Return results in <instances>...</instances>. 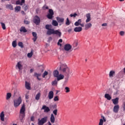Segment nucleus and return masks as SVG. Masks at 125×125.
Listing matches in <instances>:
<instances>
[{"instance_id":"f257e3e1","label":"nucleus","mask_w":125,"mask_h":125,"mask_svg":"<svg viewBox=\"0 0 125 125\" xmlns=\"http://www.w3.org/2000/svg\"><path fill=\"white\" fill-rule=\"evenodd\" d=\"M59 70L60 71H62L65 76H69L71 74L70 68L65 64H61L59 68Z\"/></svg>"},{"instance_id":"f03ea898","label":"nucleus","mask_w":125,"mask_h":125,"mask_svg":"<svg viewBox=\"0 0 125 125\" xmlns=\"http://www.w3.org/2000/svg\"><path fill=\"white\" fill-rule=\"evenodd\" d=\"M25 104H22L21 109L20 110V118L21 121H23V119L24 118H25Z\"/></svg>"},{"instance_id":"7ed1b4c3","label":"nucleus","mask_w":125,"mask_h":125,"mask_svg":"<svg viewBox=\"0 0 125 125\" xmlns=\"http://www.w3.org/2000/svg\"><path fill=\"white\" fill-rule=\"evenodd\" d=\"M48 119V118L47 117V116H45V117L42 118L41 119H39L38 125H44V124H45V123H47Z\"/></svg>"},{"instance_id":"20e7f679","label":"nucleus","mask_w":125,"mask_h":125,"mask_svg":"<svg viewBox=\"0 0 125 125\" xmlns=\"http://www.w3.org/2000/svg\"><path fill=\"white\" fill-rule=\"evenodd\" d=\"M21 103H22V98H21V97H19L18 99H16L14 101V107H15V108H17Z\"/></svg>"},{"instance_id":"39448f33","label":"nucleus","mask_w":125,"mask_h":125,"mask_svg":"<svg viewBox=\"0 0 125 125\" xmlns=\"http://www.w3.org/2000/svg\"><path fill=\"white\" fill-rule=\"evenodd\" d=\"M48 13L47 14L46 17L48 18V19H53V15H54V12L53 11V10L52 9H49Z\"/></svg>"},{"instance_id":"423d86ee","label":"nucleus","mask_w":125,"mask_h":125,"mask_svg":"<svg viewBox=\"0 0 125 125\" xmlns=\"http://www.w3.org/2000/svg\"><path fill=\"white\" fill-rule=\"evenodd\" d=\"M63 48L65 51H72V45H71V44L69 43L65 44Z\"/></svg>"},{"instance_id":"0eeeda50","label":"nucleus","mask_w":125,"mask_h":125,"mask_svg":"<svg viewBox=\"0 0 125 125\" xmlns=\"http://www.w3.org/2000/svg\"><path fill=\"white\" fill-rule=\"evenodd\" d=\"M33 22L36 25H39L41 23V19L39 16H36L33 19Z\"/></svg>"},{"instance_id":"6e6552de","label":"nucleus","mask_w":125,"mask_h":125,"mask_svg":"<svg viewBox=\"0 0 125 125\" xmlns=\"http://www.w3.org/2000/svg\"><path fill=\"white\" fill-rule=\"evenodd\" d=\"M42 110H44V113H48L50 112V108H49L48 106H46V105H43Z\"/></svg>"},{"instance_id":"1a4fd4ad","label":"nucleus","mask_w":125,"mask_h":125,"mask_svg":"<svg viewBox=\"0 0 125 125\" xmlns=\"http://www.w3.org/2000/svg\"><path fill=\"white\" fill-rule=\"evenodd\" d=\"M55 33V30L53 28H50L47 31V35L50 36L51 35H54Z\"/></svg>"},{"instance_id":"9d476101","label":"nucleus","mask_w":125,"mask_h":125,"mask_svg":"<svg viewBox=\"0 0 125 125\" xmlns=\"http://www.w3.org/2000/svg\"><path fill=\"white\" fill-rule=\"evenodd\" d=\"M85 17L86 18L85 22L88 23V22H90V21H91V17L90 16V14L88 13V14H86Z\"/></svg>"},{"instance_id":"9b49d317","label":"nucleus","mask_w":125,"mask_h":125,"mask_svg":"<svg viewBox=\"0 0 125 125\" xmlns=\"http://www.w3.org/2000/svg\"><path fill=\"white\" fill-rule=\"evenodd\" d=\"M119 109H120V105H119V104H117L114 106L113 111L114 113H118L119 112Z\"/></svg>"},{"instance_id":"f8f14e48","label":"nucleus","mask_w":125,"mask_h":125,"mask_svg":"<svg viewBox=\"0 0 125 125\" xmlns=\"http://www.w3.org/2000/svg\"><path fill=\"white\" fill-rule=\"evenodd\" d=\"M53 96H54V93L53 91H50L48 95V99L50 100L52 99V98H53Z\"/></svg>"},{"instance_id":"ddd939ff","label":"nucleus","mask_w":125,"mask_h":125,"mask_svg":"<svg viewBox=\"0 0 125 125\" xmlns=\"http://www.w3.org/2000/svg\"><path fill=\"white\" fill-rule=\"evenodd\" d=\"M74 31L76 33L82 32L83 31V28L82 27H76L74 29Z\"/></svg>"},{"instance_id":"4468645a","label":"nucleus","mask_w":125,"mask_h":125,"mask_svg":"<svg viewBox=\"0 0 125 125\" xmlns=\"http://www.w3.org/2000/svg\"><path fill=\"white\" fill-rule=\"evenodd\" d=\"M54 35H56L59 38H61V36H62V33L59 31L58 30H56Z\"/></svg>"},{"instance_id":"2eb2a0df","label":"nucleus","mask_w":125,"mask_h":125,"mask_svg":"<svg viewBox=\"0 0 125 125\" xmlns=\"http://www.w3.org/2000/svg\"><path fill=\"white\" fill-rule=\"evenodd\" d=\"M112 101L114 105H118L119 104V98L113 99L112 100Z\"/></svg>"},{"instance_id":"dca6fc26","label":"nucleus","mask_w":125,"mask_h":125,"mask_svg":"<svg viewBox=\"0 0 125 125\" xmlns=\"http://www.w3.org/2000/svg\"><path fill=\"white\" fill-rule=\"evenodd\" d=\"M25 88L26 89H28V90H31V84L27 82V81H25Z\"/></svg>"},{"instance_id":"f3484780","label":"nucleus","mask_w":125,"mask_h":125,"mask_svg":"<svg viewBox=\"0 0 125 125\" xmlns=\"http://www.w3.org/2000/svg\"><path fill=\"white\" fill-rule=\"evenodd\" d=\"M50 120L52 124H54V123H55V117H54V115H53V114H51Z\"/></svg>"},{"instance_id":"a211bd4d","label":"nucleus","mask_w":125,"mask_h":125,"mask_svg":"<svg viewBox=\"0 0 125 125\" xmlns=\"http://www.w3.org/2000/svg\"><path fill=\"white\" fill-rule=\"evenodd\" d=\"M16 67H17L20 71V70H22V68H23V65L21 64V62H18L16 65Z\"/></svg>"},{"instance_id":"6ab92c4d","label":"nucleus","mask_w":125,"mask_h":125,"mask_svg":"<svg viewBox=\"0 0 125 125\" xmlns=\"http://www.w3.org/2000/svg\"><path fill=\"white\" fill-rule=\"evenodd\" d=\"M92 24L91 23H87L85 24V30H88L90 28H91Z\"/></svg>"},{"instance_id":"aec40b11","label":"nucleus","mask_w":125,"mask_h":125,"mask_svg":"<svg viewBox=\"0 0 125 125\" xmlns=\"http://www.w3.org/2000/svg\"><path fill=\"white\" fill-rule=\"evenodd\" d=\"M56 78H57V80L58 82H59V81H61V80H63V79H64V75L62 74H60Z\"/></svg>"},{"instance_id":"412c9836","label":"nucleus","mask_w":125,"mask_h":125,"mask_svg":"<svg viewBox=\"0 0 125 125\" xmlns=\"http://www.w3.org/2000/svg\"><path fill=\"white\" fill-rule=\"evenodd\" d=\"M32 35L33 37H34V38H33V41L35 42H36V41H37L38 39V37H37V33L35 32H32Z\"/></svg>"},{"instance_id":"4be33fe9","label":"nucleus","mask_w":125,"mask_h":125,"mask_svg":"<svg viewBox=\"0 0 125 125\" xmlns=\"http://www.w3.org/2000/svg\"><path fill=\"white\" fill-rule=\"evenodd\" d=\"M21 33H27V30L24 26H21L20 29Z\"/></svg>"},{"instance_id":"5701e85b","label":"nucleus","mask_w":125,"mask_h":125,"mask_svg":"<svg viewBox=\"0 0 125 125\" xmlns=\"http://www.w3.org/2000/svg\"><path fill=\"white\" fill-rule=\"evenodd\" d=\"M53 75L55 78H57L59 75V71L57 70H54L53 71Z\"/></svg>"},{"instance_id":"b1692460","label":"nucleus","mask_w":125,"mask_h":125,"mask_svg":"<svg viewBox=\"0 0 125 125\" xmlns=\"http://www.w3.org/2000/svg\"><path fill=\"white\" fill-rule=\"evenodd\" d=\"M0 120L2 122L4 121V112L2 111L0 114Z\"/></svg>"},{"instance_id":"393cba45","label":"nucleus","mask_w":125,"mask_h":125,"mask_svg":"<svg viewBox=\"0 0 125 125\" xmlns=\"http://www.w3.org/2000/svg\"><path fill=\"white\" fill-rule=\"evenodd\" d=\"M57 20L59 23H63L64 22V19L60 17H57Z\"/></svg>"},{"instance_id":"a878e982","label":"nucleus","mask_w":125,"mask_h":125,"mask_svg":"<svg viewBox=\"0 0 125 125\" xmlns=\"http://www.w3.org/2000/svg\"><path fill=\"white\" fill-rule=\"evenodd\" d=\"M104 97L107 100H111L112 99V97L110 96L109 94H105L104 95Z\"/></svg>"},{"instance_id":"bb28decb","label":"nucleus","mask_w":125,"mask_h":125,"mask_svg":"<svg viewBox=\"0 0 125 125\" xmlns=\"http://www.w3.org/2000/svg\"><path fill=\"white\" fill-rule=\"evenodd\" d=\"M115 74V71L113 70L110 71L109 74V78H113Z\"/></svg>"},{"instance_id":"cd10ccee","label":"nucleus","mask_w":125,"mask_h":125,"mask_svg":"<svg viewBox=\"0 0 125 125\" xmlns=\"http://www.w3.org/2000/svg\"><path fill=\"white\" fill-rule=\"evenodd\" d=\"M58 83V81H57V79H55L54 81H52L51 83L52 85H57V83Z\"/></svg>"},{"instance_id":"c85d7f7f","label":"nucleus","mask_w":125,"mask_h":125,"mask_svg":"<svg viewBox=\"0 0 125 125\" xmlns=\"http://www.w3.org/2000/svg\"><path fill=\"white\" fill-rule=\"evenodd\" d=\"M21 10V7L20 6H17L15 8V12H19Z\"/></svg>"},{"instance_id":"c756f323","label":"nucleus","mask_w":125,"mask_h":125,"mask_svg":"<svg viewBox=\"0 0 125 125\" xmlns=\"http://www.w3.org/2000/svg\"><path fill=\"white\" fill-rule=\"evenodd\" d=\"M81 23H82V20L79 19V20H78L77 21H76L74 23V25H75V26H79V25H80Z\"/></svg>"},{"instance_id":"7c9ffc66","label":"nucleus","mask_w":125,"mask_h":125,"mask_svg":"<svg viewBox=\"0 0 125 125\" xmlns=\"http://www.w3.org/2000/svg\"><path fill=\"white\" fill-rule=\"evenodd\" d=\"M50 28H52V25L51 24H47L45 25V29L48 30V31L50 30Z\"/></svg>"},{"instance_id":"2f4dec72","label":"nucleus","mask_w":125,"mask_h":125,"mask_svg":"<svg viewBox=\"0 0 125 125\" xmlns=\"http://www.w3.org/2000/svg\"><path fill=\"white\" fill-rule=\"evenodd\" d=\"M12 46L13 47H15L16 46H17V41L16 40L12 42Z\"/></svg>"},{"instance_id":"473e14b6","label":"nucleus","mask_w":125,"mask_h":125,"mask_svg":"<svg viewBox=\"0 0 125 125\" xmlns=\"http://www.w3.org/2000/svg\"><path fill=\"white\" fill-rule=\"evenodd\" d=\"M40 97H41V93H38L35 97L36 100H40Z\"/></svg>"},{"instance_id":"72a5a7b5","label":"nucleus","mask_w":125,"mask_h":125,"mask_svg":"<svg viewBox=\"0 0 125 125\" xmlns=\"http://www.w3.org/2000/svg\"><path fill=\"white\" fill-rule=\"evenodd\" d=\"M10 97H11V93H7L6 95V100H8V99H10Z\"/></svg>"},{"instance_id":"f704fd0d","label":"nucleus","mask_w":125,"mask_h":125,"mask_svg":"<svg viewBox=\"0 0 125 125\" xmlns=\"http://www.w3.org/2000/svg\"><path fill=\"white\" fill-rule=\"evenodd\" d=\"M58 25V22H57L56 21L53 20L52 22V25L56 26Z\"/></svg>"},{"instance_id":"c9c22d12","label":"nucleus","mask_w":125,"mask_h":125,"mask_svg":"<svg viewBox=\"0 0 125 125\" xmlns=\"http://www.w3.org/2000/svg\"><path fill=\"white\" fill-rule=\"evenodd\" d=\"M0 24L3 30H5V29H6V27H5V24H4L3 22H0Z\"/></svg>"},{"instance_id":"e433bc0d","label":"nucleus","mask_w":125,"mask_h":125,"mask_svg":"<svg viewBox=\"0 0 125 125\" xmlns=\"http://www.w3.org/2000/svg\"><path fill=\"white\" fill-rule=\"evenodd\" d=\"M7 7H8V8L10 9V10H13V6H12V5L11 4L7 5Z\"/></svg>"},{"instance_id":"4c0bfd02","label":"nucleus","mask_w":125,"mask_h":125,"mask_svg":"<svg viewBox=\"0 0 125 125\" xmlns=\"http://www.w3.org/2000/svg\"><path fill=\"white\" fill-rule=\"evenodd\" d=\"M47 75H48V72H47L46 71H45L42 74V78H45V76H47Z\"/></svg>"},{"instance_id":"58836bf2","label":"nucleus","mask_w":125,"mask_h":125,"mask_svg":"<svg viewBox=\"0 0 125 125\" xmlns=\"http://www.w3.org/2000/svg\"><path fill=\"white\" fill-rule=\"evenodd\" d=\"M71 24V22H70V21L69 20V18L66 19V21L65 22V24L67 25V26H69Z\"/></svg>"},{"instance_id":"ea45409f","label":"nucleus","mask_w":125,"mask_h":125,"mask_svg":"<svg viewBox=\"0 0 125 125\" xmlns=\"http://www.w3.org/2000/svg\"><path fill=\"white\" fill-rule=\"evenodd\" d=\"M18 45H19V46H20V47H21V48H23L24 47V45H23V42H19L18 43Z\"/></svg>"},{"instance_id":"a19ab883","label":"nucleus","mask_w":125,"mask_h":125,"mask_svg":"<svg viewBox=\"0 0 125 125\" xmlns=\"http://www.w3.org/2000/svg\"><path fill=\"white\" fill-rule=\"evenodd\" d=\"M64 89L66 93H68V92H70V88H69V87H65Z\"/></svg>"},{"instance_id":"79ce46f5","label":"nucleus","mask_w":125,"mask_h":125,"mask_svg":"<svg viewBox=\"0 0 125 125\" xmlns=\"http://www.w3.org/2000/svg\"><path fill=\"white\" fill-rule=\"evenodd\" d=\"M33 52H31L30 53L27 54V57L29 58H31V57L33 56Z\"/></svg>"},{"instance_id":"37998d69","label":"nucleus","mask_w":125,"mask_h":125,"mask_svg":"<svg viewBox=\"0 0 125 125\" xmlns=\"http://www.w3.org/2000/svg\"><path fill=\"white\" fill-rule=\"evenodd\" d=\"M57 112H58V110L57 109H56L53 111V113L55 116H57Z\"/></svg>"},{"instance_id":"c03bdc74","label":"nucleus","mask_w":125,"mask_h":125,"mask_svg":"<svg viewBox=\"0 0 125 125\" xmlns=\"http://www.w3.org/2000/svg\"><path fill=\"white\" fill-rule=\"evenodd\" d=\"M34 76L35 77H36V78H39V77H41V76H42V74H39V73H34Z\"/></svg>"},{"instance_id":"a18cd8bd","label":"nucleus","mask_w":125,"mask_h":125,"mask_svg":"<svg viewBox=\"0 0 125 125\" xmlns=\"http://www.w3.org/2000/svg\"><path fill=\"white\" fill-rule=\"evenodd\" d=\"M70 17H76V16H78V14L74 13V14H71L70 15Z\"/></svg>"},{"instance_id":"49530a36","label":"nucleus","mask_w":125,"mask_h":125,"mask_svg":"<svg viewBox=\"0 0 125 125\" xmlns=\"http://www.w3.org/2000/svg\"><path fill=\"white\" fill-rule=\"evenodd\" d=\"M16 4H17V5L19 4L20 5H22V3H21L20 0H19L16 1Z\"/></svg>"},{"instance_id":"de8ad7c7","label":"nucleus","mask_w":125,"mask_h":125,"mask_svg":"<svg viewBox=\"0 0 125 125\" xmlns=\"http://www.w3.org/2000/svg\"><path fill=\"white\" fill-rule=\"evenodd\" d=\"M43 10H46V9H48V6H47L46 5H44L42 7Z\"/></svg>"},{"instance_id":"09e8293b","label":"nucleus","mask_w":125,"mask_h":125,"mask_svg":"<svg viewBox=\"0 0 125 125\" xmlns=\"http://www.w3.org/2000/svg\"><path fill=\"white\" fill-rule=\"evenodd\" d=\"M54 101H59V98L58 96L54 97Z\"/></svg>"},{"instance_id":"8fccbe9b","label":"nucleus","mask_w":125,"mask_h":125,"mask_svg":"<svg viewBox=\"0 0 125 125\" xmlns=\"http://www.w3.org/2000/svg\"><path fill=\"white\" fill-rule=\"evenodd\" d=\"M103 122H104L103 121V119H100L99 125H103Z\"/></svg>"},{"instance_id":"3c124183","label":"nucleus","mask_w":125,"mask_h":125,"mask_svg":"<svg viewBox=\"0 0 125 125\" xmlns=\"http://www.w3.org/2000/svg\"><path fill=\"white\" fill-rule=\"evenodd\" d=\"M24 24H25V25H29V24H30V21L26 20H24Z\"/></svg>"},{"instance_id":"603ef678","label":"nucleus","mask_w":125,"mask_h":125,"mask_svg":"<svg viewBox=\"0 0 125 125\" xmlns=\"http://www.w3.org/2000/svg\"><path fill=\"white\" fill-rule=\"evenodd\" d=\"M120 36H125V32L123 31H120Z\"/></svg>"},{"instance_id":"864d4df0","label":"nucleus","mask_w":125,"mask_h":125,"mask_svg":"<svg viewBox=\"0 0 125 125\" xmlns=\"http://www.w3.org/2000/svg\"><path fill=\"white\" fill-rule=\"evenodd\" d=\"M52 108H53V109H56L57 108V105L54 104V105H52Z\"/></svg>"},{"instance_id":"5fc2aeb1","label":"nucleus","mask_w":125,"mask_h":125,"mask_svg":"<svg viewBox=\"0 0 125 125\" xmlns=\"http://www.w3.org/2000/svg\"><path fill=\"white\" fill-rule=\"evenodd\" d=\"M122 108L123 109V111H125V102L123 103L122 105Z\"/></svg>"},{"instance_id":"6e6d98bb","label":"nucleus","mask_w":125,"mask_h":125,"mask_svg":"<svg viewBox=\"0 0 125 125\" xmlns=\"http://www.w3.org/2000/svg\"><path fill=\"white\" fill-rule=\"evenodd\" d=\"M102 26L103 27H106V26H107V23H103V24H102Z\"/></svg>"},{"instance_id":"4d7b16f0","label":"nucleus","mask_w":125,"mask_h":125,"mask_svg":"<svg viewBox=\"0 0 125 125\" xmlns=\"http://www.w3.org/2000/svg\"><path fill=\"white\" fill-rule=\"evenodd\" d=\"M31 122H34V121H35V119H34V117H31Z\"/></svg>"},{"instance_id":"13d9d810","label":"nucleus","mask_w":125,"mask_h":125,"mask_svg":"<svg viewBox=\"0 0 125 125\" xmlns=\"http://www.w3.org/2000/svg\"><path fill=\"white\" fill-rule=\"evenodd\" d=\"M21 4H23V3H25V0H21Z\"/></svg>"},{"instance_id":"bf43d9fd","label":"nucleus","mask_w":125,"mask_h":125,"mask_svg":"<svg viewBox=\"0 0 125 125\" xmlns=\"http://www.w3.org/2000/svg\"><path fill=\"white\" fill-rule=\"evenodd\" d=\"M21 13L22 15H25V12L24 11H21Z\"/></svg>"},{"instance_id":"052dcab7","label":"nucleus","mask_w":125,"mask_h":125,"mask_svg":"<svg viewBox=\"0 0 125 125\" xmlns=\"http://www.w3.org/2000/svg\"><path fill=\"white\" fill-rule=\"evenodd\" d=\"M63 42V40H62V39H60L59 40V42Z\"/></svg>"},{"instance_id":"680f3d73","label":"nucleus","mask_w":125,"mask_h":125,"mask_svg":"<svg viewBox=\"0 0 125 125\" xmlns=\"http://www.w3.org/2000/svg\"><path fill=\"white\" fill-rule=\"evenodd\" d=\"M72 31H73V29H68V33H71V32H72Z\"/></svg>"},{"instance_id":"e2e57ef3","label":"nucleus","mask_w":125,"mask_h":125,"mask_svg":"<svg viewBox=\"0 0 125 125\" xmlns=\"http://www.w3.org/2000/svg\"><path fill=\"white\" fill-rule=\"evenodd\" d=\"M102 118H103L104 122H106V119H105V117L104 116H102Z\"/></svg>"},{"instance_id":"0e129e2a","label":"nucleus","mask_w":125,"mask_h":125,"mask_svg":"<svg viewBox=\"0 0 125 125\" xmlns=\"http://www.w3.org/2000/svg\"><path fill=\"white\" fill-rule=\"evenodd\" d=\"M58 45H60V46H62V44L60 43L59 42H58Z\"/></svg>"},{"instance_id":"69168bd1","label":"nucleus","mask_w":125,"mask_h":125,"mask_svg":"<svg viewBox=\"0 0 125 125\" xmlns=\"http://www.w3.org/2000/svg\"><path fill=\"white\" fill-rule=\"evenodd\" d=\"M80 26H81V27H84V25H83V24H82V23H80Z\"/></svg>"},{"instance_id":"338daca9","label":"nucleus","mask_w":125,"mask_h":125,"mask_svg":"<svg viewBox=\"0 0 125 125\" xmlns=\"http://www.w3.org/2000/svg\"><path fill=\"white\" fill-rule=\"evenodd\" d=\"M33 72H34V69H30V73H33Z\"/></svg>"},{"instance_id":"774afa93","label":"nucleus","mask_w":125,"mask_h":125,"mask_svg":"<svg viewBox=\"0 0 125 125\" xmlns=\"http://www.w3.org/2000/svg\"><path fill=\"white\" fill-rule=\"evenodd\" d=\"M37 80H38V81H41L42 79H41L40 78L37 77Z\"/></svg>"}]
</instances>
